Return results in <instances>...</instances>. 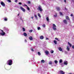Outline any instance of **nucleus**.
Instances as JSON below:
<instances>
[{
	"label": "nucleus",
	"mask_w": 74,
	"mask_h": 74,
	"mask_svg": "<svg viewBox=\"0 0 74 74\" xmlns=\"http://www.w3.org/2000/svg\"><path fill=\"white\" fill-rule=\"evenodd\" d=\"M71 16H73V14H71Z\"/></svg>",
	"instance_id": "37998d69"
},
{
	"label": "nucleus",
	"mask_w": 74,
	"mask_h": 74,
	"mask_svg": "<svg viewBox=\"0 0 74 74\" xmlns=\"http://www.w3.org/2000/svg\"><path fill=\"white\" fill-rule=\"evenodd\" d=\"M54 43L55 44H57V41L55 40H54Z\"/></svg>",
	"instance_id": "6ab92c4d"
},
{
	"label": "nucleus",
	"mask_w": 74,
	"mask_h": 74,
	"mask_svg": "<svg viewBox=\"0 0 74 74\" xmlns=\"http://www.w3.org/2000/svg\"><path fill=\"white\" fill-rule=\"evenodd\" d=\"M55 40H57L58 41H59V40H58V38H55Z\"/></svg>",
	"instance_id": "473e14b6"
},
{
	"label": "nucleus",
	"mask_w": 74,
	"mask_h": 74,
	"mask_svg": "<svg viewBox=\"0 0 74 74\" xmlns=\"http://www.w3.org/2000/svg\"><path fill=\"white\" fill-rule=\"evenodd\" d=\"M60 15H63V14H62V12H60Z\"/></svg>",
	"instance_id": "e433bc0d"
},
{
	"label": "nucleus",
	"mask_w": 74,
	"mask_h": 74,
	"mask_svg": "<svg viewBox=\"0 0 74 74\" xmlns=\"http://www.w3.org/2000/svg\"><path fill=\"white\" fill-rule=\"evenodd\" d=\"M7 63L8 64L9 66H11L12 64V60H8L7 61Z\"/></svg>",
	"instance_id": "f257e3e1"
},
{
	"label": "nucleus",
	"mask_w": 74,
	"mask_h": 74,
	"mask_svg": "<svg viewBox=\"0 0 74 74\" xmlns=\"http://www.w3.org/2000/svg\"><path fill=\"white\" fill-rule=\"evenodd\" d=\"M53 52H54V51L53 50L51 51V53H53Z\"/></svg>",
	"instance_id": "7c9ffc66"
},
{
	"label": "nucleus",
	"mask_w": 74,
	"mask_h": 74,
	"mask_svg": "<svg viewBox=\"0 0 74 74\" xmlns=\"http://www.w3.org/2000/svg\"><path fill=\"white\" fill-rule=\"evenodd\" d=\"M64 2H65V3H66V0H64Z\"/></svg>",
	"instance_id": "de8ad7c7"
},
{
	"label": "nucleus",
	"mask_w": 74,
	"mask_h": 74,
	"mask_svg": "<svg viewBox=\"0 0 74 74\" xmlns=\"http://www.w3.org/2000/svg\"><path fill=\"white\" fill-rule=\"evenodd\" d=\"M54 17H56V16L54 15Z\"/></svg>",
	"instance_id": "5fc2aeb1"
},
{
	"label": "nucleus",
	"mask_w": 74,
	"mask_h": 74,
	"mask_svg": "<svg viewBox=\"0 0 74 74\" xmlns=\"http://www.w3.org/2000/svg\"><path fill=\"white\" fill-rule=\"evenodd\" d=\"M65 9L66 10H67V9H66V8H65Z\"/></svg>",
	"instance_id": "603ef678"
},
{
	"label": "nucleus",
	"mask_w": 74,
	"mask_h": 74,
	"mask_svg": "<svg viewBox=\"0 0 74 74\" xmlns=\"http://www.w3.org/2000/svg\"><path fill=\"white\" fill-rule=\"evenodd\" d=\"M54 62H55V63L56 64H57L58 63V61L56 60H55L54 61Z\"/></svg>",
	"instance_id": "a878e982"
},
{
	"label": "nucleus",
	"mask_w": 74,
	"mask_h": 74,
	"mask_svg": "<svg viewBox=\"0 0 74 74\" xmlns=\"http://www.w3.org/2000/svg\"><path fill=\"white\" fill-rule=\"evenodd\" d=\"M69 74H72L71 73H69Z\"/></svg>",
	"instance_id": "6e6d98bb"
},
{
	"label": "nucleus",
	"mask_w": 74,
	"mask_h": 74,
	"mask_svg": "<svg viewBox=\"0 0 74 74\" xmlns=\"http://www.w3.org/2000/svg\"><path fill=\"white\" fill-rule=\"evenodd\" d=\"M67 49L68 51H70V47H69V46H67Z\"/></svg>",
	"instance_id": "6e6552de"
},
{
	"label": "nucleus",
	"mask_w": 74,
	"mask_h": 74,
	"mask_svg": "<svg viewBox=\"0 0 74 74\" xmlns=\"http://www.w3.org/2000/svg\"><path fill=\"white\" fill-rule=\"evenodd\" d=\"M24 6H26V7H28V6H27V5H26V4H24Z\"/></svg>",
	"instance_id": "a19ab883"
},
{
	"label": "nucleus",
	"mask_w": 74,
	"mask_h": 74,
	"mask_svg": "<svg viewBox=\"0 0 74 74\" xmlns=\"http://www.w3.org/2000/svg\"><path fill=\"white\" fill-rule=\"evenodd\" d=\"M34 18V17L32 16V17L31 18H32V19H33Z\"/></svg>",
	"instance_id": "3c124183"
},
{
	"label": "nucleus",
	"mask_w": 74,
	"mask_h": 74,
	"mask_svg": "<svg viewBox=\"0 0 74 74\" xmlns=\"http://www.w3.org/2000/svg\"><path fill=\"white\" fill-rule=\"evenodd\" d=\"M38 30H40V27H38Z\"/></svg>",
	"instance_id": "4c0bfd02"
},
{
	"label": "nucleus",
	"mask_w": 74,
	"mask_h": 74,
	"mask_svg": "<svg viewBox=\"0 0 74 74\" xmlns=\"http://www.w3.org/2000/svg\"><path fill=\"white\" fill-rule=\"evenodd\" d=\"M68 44L69 45V47H71L72 46V45H71V44H70L69 42H68Z\"/></svg>",
	"instance_id": "4468645a"
},
{
	"label": "nucleus",
	"mask_w": 74,
	"mask_h": 74,
	"mask_svg": "<svg viewBox=\"0 0 74 74\" xmlns=\"http://www.w3.org/2000/svg\"><path fill=\"white\" fill-rule=\"evenodd\" d=\"M56 9H57V11H59V10H60V8L59 7H57L56 8Z\"/></svg>",
	"instance_id": "dca6fc26"
},
{
	"label": "nucleus",
	"mask_w": 74,
	"mask_h": 74,
	"mask_svg": "<svg viewBox=\"0 0 74 74\" xmlns=\"http://www.w3.org/2000/svg\"><path fill=\"white\" fill-rule=\"evenodd\" d=\"M31 51H34V50H33V49H31Z\"/></svg>",
	"instance_id": "a18cd8bd"
},
{
	"label": "nucleus",
	"mask_w": 74,
	"mask_h": 74,
	"mask_svg": "<svg viewBox=\"0 0 74 74\" xmlns=\"http://www.w3.org/2000/svg\"><path fill=\"white\" fill-rule=\"evenodd\" d=\"M15 1L16 2V3H17V2H18V0H15Z\"/></svg>",
	"instance_id": "79ce46f5"
},
{
	"label": "nucleus",
	"mask_w": 74,
	"mask_h": 74,
	"mask_svg": "<svg viewBox=\"0 0 74 74\" xmlns=\"http://www.w3.org/2000/svg\"><path fill=\"white\" fill-rule=\"evenodd\" d=\"M34 16L35 18H36V19H37V15L35 14Z\"/></svg>",
	"instance_id": "393cba45"
},
{
	"label": "nucleus",
	"mask_w": 74,
	"mask_h": 74,
	"mask_svg": "<svg viewBox=\"0 0 74 74\" xmlns=\"http://www.w3.org/2000/svg\"><path fill=\"white\" fill-rule=\"evenodd\" d=\"M25 42H27V40H26L25 39Z\"/></svg>",
	"instance_id": "09e8293b"
},
{
	"label": "nucleus",
	"mask_w": 74,
	"mask_h": 74,
	"mask_svg": "<svg viewBox=\"0 0 74 74\" xmlns=\"http://www.w3.org/2000/svg\"><path fill=\"white\" fill-rule=\"evenodd\" d=\"M49 64H52V61H50L49 63Z\"/></svg>",
	"instance_id": "412c9836"
},
{
	"label": "nucleus",
	"mask_w": 74,
	"mask_h": 74,
	"mask_svg": "<svg viewBox=\"0 0 74 74\" xmlns=\"http://www.w3.org/2000/svg\"><path fill=\"white\" fill-rule=\"evenodd\" d=\"M72 1H74V0H72Z\"/></svg>",
	"instance_id": "bf43d9fd"
},
{
	"label": "nucleus",
	"mask_w": 74,
	"mask_h": 74,
	"mask_svg": "<svg viewBox=\"0 0 74 74\" xmlns=\"http://www.w3.org/2000/svg\"><path fill=\"white\" fill-rule=\"evenodd\" d=\"M45 53L46 54V55H48V54H49V51L47 50L45 51Z\"/></svg>",
	"instance_id": "1a4fd4ad"
},
{
	"label": "nucleus",
	"mask_w": 74,
	"mask_h": 74,
	"mask_svg": "<svg viewBox=\"0 0 74 74\" xmlns=\"http://www.w3.org/2000/svg\"><path fill=\"white\" fill-rule=\"evenodd\" d=\"M27 10H30V8H29V7H28V6H27Z\"/></svg>",
	"instance_id": "c9c22d12"
},
{
	"label": "nucleus",
	"mask_w": 74,
	"mask_h": 74,
	"mask_svg": "<svg viewBox=\"0 0 74 74\" xmlns=\"http://www.w3.org/2000/svg\"><path fill=\"white\" fill-rule=\"evenodd\" d=\"M23 32H25V29L24 28H23Z\"/></svg>",
	"instance_id": "2f4dec72"
},
{
	"label": "nucleus",
	"mask_w": 74,
	"mask_h": 74,
	"mask_svg": "<svg viewBox=\"0 0 74 74\" xmlns=\"http://www.w3.org/2000/svg\"><path fill=\"white\" fill-rule=\"evenodd\" d=\"M37 10H39L40 11L42 12V7L41 5H39L38 8L37 9Z\"/></svg>",
	"instance_id": "f03ea898"
},
{
	"label": "nucleus",
	"mask_w": 74,
	"mask_h": 74,
	"mask_svg": "<svg viewBox=\"0 0 74 74\" xmlns=\"http://www.w3.org/2000/svg\"><path fill=\"white\" fill-rule=\"evenodd\" d=\"M56 27V26L54 24H53V27Z\"/></svg>",
	"instance_id": "cd10ccee"
},
{
	"label": "nucleus",
	"mask_w": 74,
	"mask_h": 74,
	"mask_svg": "<svg viewBox=\"0 0 74 74\" xmlns=\"http://www.w3.org/2000/svg\"><path fill=\"white\" fill-rule=\"evenodd\" d=\"M62 62V60L60 59V60L59 63H61Z\"/></svg>",
	"instance_id": "4be33fe9"
},
{
	"label": "nucleus",
	"mask_w": 74,
	"mask_h": 74,
	"mask_svg": "<svg viewBox=\"0 0 74 74\" xmlns=\"http://www.w3.org/2000/svg\"><path fill=\"white\" fill-rule=\"evenodd\" d=\"M64 64L65 65H67V64H68V63H67V61H64Z\"/></svg>",
	"instance_id": "0eeeda50"
},
{
	"label": "nucleus",
	"mask_w": 74,
	"mask_h": 74,
	"mask_svg": "<svg viewBox=\"0 0 74 74\" xmlns=\"http://www.w3.org/2000/svg\"><path fill=\"white\" fill-rule=\"evenodd\" d=\"M63 22L65 24H66V25L67 24V20L66 19L63 20Z\"/></svg>",
	"instance_id": "39448f33"
},
{
	"label": "nucleus",
	"mask_w": 74,
	"mask_h": 74,
	"mask_svg": "<svg viewBox=\"0 0 74 74\" xmlns=\"http://www.w3.org/2000/svg\"><path fill=\"white\" fill-rule=\"evenodd\" d=\"M46 19L47 21H49V18H48V17H47Z\"/></svg>",
	"instance_id": "bb28decb"
},
{
	"label": "nucleus",
	"mask_w": 74,
	"mask_h": 74,
	"mask_svg": "<svg viewBox=\"0 0 74 74\" xmlns=\"http://www.w3.org/2000/svg\"><path fill=\"white\" fill-rule=\"evenodd\" d=\"M42 26L43 27H45V24H44L42 25Z\"/></svg>",
	"instance_id": "c85d7f7f"
},
{
	"label": "nucleus",
	"mask_w": 74,
	"mask_h": 74,
	"mask_svg": "<svg viewBox=\"0 0 74 74\" xmlns=\"http://www.w3.org/2000/svg\"><path fill=\"white\" fill-rule=\"evenodd\" d=\"M1 32H3H3H4V31H3V30H1Z\"/></svg>",
	"instance_id": "8fccbe9b"
},
{
	"label": "nucleus",
	"mask_w": 74,
	"mask_h": 74,
	"mask_svg": "<svg viewBox=\"0 0 74 74\" xmlns=\"http://www.w3.org/2000/svg\"><path fill=\"white\" fill-rule=\"evenodd\" d=\"M38 16H39V17H40V18H41V15H40V14L39 13H38Z\"/></svg>",
	"instance_id": "5701e85b"
},
{
	"label": "nucleus",
	"mask_w": 74,
	"mask_h": 74,
	"mask_svg": "<svg viewBox=\"0 0 74 74\" xmlns=\"http://www.w3.org/2000/svg\"><path fill=\"white\" fill-rule=\"evenodd\" d=\"M4 20L5 21H7L8 20V19L7 18H4Z\"/></svg>",
	"instance_id": "b1692460"
},
{
	"label": "nucleus",
	"mask_w": 74,
	"mask_h": 74,
	"mask_svg": "<svg viewBox=\"0 0 74 74\" xmlns=\"http://www.w3.org/2000/svg\"><path fill=\"white\" fill-rule=\"evenodd\" d=\"M23 35L24 36H27V34H26V33L25 32H24L23 33Z\"/></svg>",
	"instance_id": "f3484780"
},
{
	"label": "nucleus",
	"mask_w": 74,
	"mask_h": 74,
	"mask_svg": "<svg viewBox=\"0 0 74 74\" xmlns=\"http://www.w3.org/2000/svg\"><path fill=\"white\" fill-rule=\"evenodd\" d=\"M32 32H33V30H32V29L30 30H29V32H30V33H32Z\"/></svg>",
	"instance_id": "72a5a7b5"
},
{
	"label": "nucleus",
	"mask_w": 74,
	"mask_h": 74,
	"mask_svg": "<svg viewBox=\"0 0 74 74\" xmlns=\"http://www.w3.org/2000/svg\"><path fill=\"white\" fill-rule=\"evenodd\" d=\"M65 9L66 10H67V9H66V8H65Z\"/></svg>",
	"instance_id": "864d4df0"
},
{
	"label": "nucleus",
	"mask_w": 74,
	"mask_h": 74,
	"mask_svg": "<svg viewBox=\"0 0 74 74\" xmlns=\"http://www.w3.org/2000/svg\"><path fill=\"white\" fill-rule=\"evenodd\" d=\"M53 30H56V27H53Z\"/></svg>",
	"instance_id": "a211bd4d"
},
{
	"label": "nucleus",
	"mask_w": 74,
	"mask_h": 74,
	"mask_svg": "<svg viewBox=\"0 0 74 74\" xmlns=\"http://www.w3.org/2000/svg\"><path fill=\"white\" fill-rule=\"evenodd\" d=\"M41 62L42 63H45V61H44V60H41Z\"/></svg>",
	"instance_id": "aec40b11"
},
{
	"label": "nucleus",
	"mask_w": 74,
	"mask_h": 74,
	"mask_svg": "<svg viewBox=\"0 0 74 74\" xmlns=\"http://www.w3.org/2000/svg\"><path fill=\"white\" fill-rule=\"evenodd\" d=\"M18 4L20 5H21V4H22V3H21V2H19Z\"/></svg>",
	"instance_id": "ea45409f"
},
{
	"label": "nucleus",
	"mask_w": 74,
	"mask_h": 74,
	"mask_svg": "<svg viewBox=\"0 0 74 74\" xmlns=\"http://www.w3.org/2000/svg\"><path fill=\"white\" fill-rule=\"evenodd\" d=\"M46 40H49V38H46Z\"/></svg>",
	"instance_id": "49530a36"
},
{
	"label": "nucleus",
	"mask_w": 74,
	"mask_h": 74,
	"mask_svg": "<svg viewBox=\"0 0 74 74\" xmlns=\"http://www.w3.org/2000/svg\"><path fill=\"white\" fill-rule=\"evenodd\" d=\"M19 14H18V16H19Z\"/></svg>",
	"instance_id": "4d7b16f0"
},
{
	"label": "nucleus",
	"mask_w": 74,
	"mask_h": 74,
	"mask_svg": "<svg viewBox=\"0 0 74 74\" xmlns=\"http://www.w3.org/2000/svg\"><path fill=\"white\" fill-rule=\"evenodd\" d=\"M8 1V2L9 3H11V0H7Z\"/></svg>",
	"instance_id": "f704fd0d"
},
{
	"label": "nucleus",
	"mask_w": 74,
	"mask_h": 74,
	"mask_svg": "<svg viewBox=\"0 0 74 74\" xmlns=\"http://www.w3.org/2000/svg\"><path fill=\"white\" fill-rule=\"evenodd\" d=\"M0 34L2 36H4L5 34V32H3V33H1Z\"/></svg>",
	"instance_id": "f8f14e48"
},
{
	"label": "nucleus",
	"mask_w": 74,
	"mask_h": 74,
	"mask_svg": "<svg viewBox=\"0 0 74 74\" xmlns=\"http://www.w3.org/2000/svg\"><path fill=\"white\" fill-rule=\"evenodd\" d=\"M72 48L73 49H74V46H72Z\"/></svg>",
	"instance_id": "c03bdc74"
},
{
	"label": "nucleus",
	"mask_w": 74,
	"mask_h": 74,
	"mask_svg": "<svg viewBox=\"0 0 74 74\" xmlns=\"http://www.w3.org/2000/svg\"><path fill=\"white\" fill-rule=\"evenodd\" d=\"M1 5H2V6H3V7H5V3H4L3 2L1 1Z\"/></svg>",
	"instance_id": "20e7f679"
},
{
	"label": "nucleus",
	"mask_w": 74,
	"mask_h": 74,
	"mask_svg": "<svg viewBox=\"0 0 74 74\" xmlns=\"http://www.w3.org/2000/svg\"><path fill=\"white\" fill-rule=\"evenodd\" d=\"M20 19H21V20H22V17H20Z\"/></svg>",
	"instance_id": "13d9d810"
},
{
	"label": "nucleus",
	"mask_w": 74,
	"mask_h": 74,
	"mask_svg": "<svg viewBox=\"0 0 74 74\" xmlns=\"http://www.w3.org/2000/svg\"><path fill=\"white\" fill-rule=\"evenodd\" d=\"M38 53L39 56L41 55V53L39 52H38Z\"/></svg>",
	"instance_id": "c756f323"
},
{
	"label": "nucleus",
	"mask_w": 74,
	"mask_h": 74,
	"mask_svg": "<svg viewBox=\"0 0 74 74\" xmlns=\"http://www.w3.org/2000/svg\"><path fill=\"white\" fill-rule=\"evenodd\" d=\"M20 8L23 11V12H25V9H24L23 8H22V7H20Z\"/></svg>",
	"instance_id": "423d86ee"
},
{
	"label": "nucleus",
	"mask_w": 74,
	"mask_h": 74,
	"mask_svg": "<svg viewBox=\"0 0 74 74\" xmlns=\"http://www.w3.org/2000/svg\"><path fill=\"white\" fill-rule=\"evenodd\" d=\"M40 38L41 40H43L44 39V36H40Z\"/></svg>",
	"instance_id": "9b49d317"
},
{
	"label": "nucleus",
	"mask_w": 74,
	"mask_h": 74,
	"mask_svg": "<svg viewBox=\"0 0 74 74\" xmlns=\"http://www.w3.org/2000/svg\"><path fill=\"white\" fill-rule=\"evenodd\" d=\"M29 39L30 40L32 41V40H33V37H32V36H30L29 37Z\"/></svg>",
	"instance_id": "9d476101"
},
{
	"label": "nucleus",
	"mask_w": 74,
	"mask_h": 74,
	"mask_svg": "<svg viewBox=\"0 0 74 74\" xmlns=\"http://www.w3.org/2000/svg\"><path fill=\"white\" fill-rule=\"evenodd\" d=\"M66 19L70 20V18H69V17L68 16H66Z\"/></svg>",
	"instance_id": "ddd939ff"
},
{
	"label": "nucleus",
	"mask_w": 74,
	"mask_h": 74,
	"mask_svg": "<svg viewBox=\"0 0 74 74\" xmlns=\"http://www.w3.org/2000/svg\"><path fill=\"white\" fill-rule=\"evenodd\" d=\"M58 49L60 51H62V49L61 47H59L58 48Z\"/></svg>",
	"instance_id": "2eb2a0df"
},
{
	"label": "nucleus",
	"mask_w": 74,
	"mask_h": 74,
	"mask_svg": "<svg viewBox=\"0 0 74 74\" xmlns=\"http://www.w3.org/2000/svg\"><path fill=\"white\" fill-rule=\"evenodd\" d=\"M30 3L31 2H30V1H28V4H30Z\"/></svg>",
	"instance_id": "58836bf2"
},
{
	"label": "nucleus",
	"mask_w": 74,
	"mask_h": 74,
	"mask_svg": "<svg viewBox=\"0 0 74 74\" xmlns=\"http://www.w3.org/2000/svg\"><path fill=\"white\" fill-rule=\"evenodd\" d=\"M59 73L60 74H65V72L62 71H59Z\"/></svg>",
	"instance_id": "7ed1b4c3"
}]
</instances>
